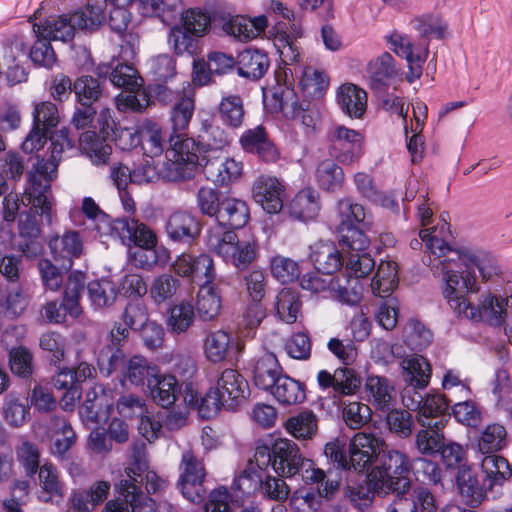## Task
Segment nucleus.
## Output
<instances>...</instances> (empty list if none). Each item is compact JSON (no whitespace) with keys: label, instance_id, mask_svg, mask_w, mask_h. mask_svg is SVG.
<instances>
[{"label":"nucleus","instance_id":"obj_1","mask_svg":"<svg viewBox=\"0 0 512 512\" xmlns=\"http://www.w3.org/2000/svg\"><path fill=\"white\" fill-rule=\"evenodd\" d=\"M419 237L428 252L442 259L443 295L478 293L480 286L475 268L483 282L506 279L497 258L486 250L464 246L452 248L443 239L432 235L429 229L421 230Z\"/></svg>","mask_w":512,"mask_h":512},{"label":"nucleus","instance_id":"obj_2","mask_svg":"<svg viewBox=\"0 0 512 512\" xmlns=\"http://www.w3.org/2000/svg\"><path fill=\"white\" fill-rule=\"evenodd\" d=\"M254 460L259 470L271 466L280 477L300 475L305 483L317 484L319 496L322 497H331L339 488L340 481L333 477L331 470L326 473L314 467V463L301 454L298 445L289 439H277L270 447L258 446Z\"/></svg>","mask_w":512,"mask_h":512},{"label":"nucleus","instance_id":"obj_3","mask_svg":"<svg viewBox=\"0 0 512 512\" xmlns=\"http://www.w3.org/2000/svg\"><path fill=\"white\" fill-rule=\"evenodd\" d=\"M51 156L48 159H38L30 172L31 186L25 190L24 197L48 224L52 222L53 198L50 192L51 182L57 178V169L61 161V154L73 147V141L68 137V130L63 128L50 133Z\"/></svg>","mask_w":512,"mask_h":512},{"label":"nucleus","instance_id":"obj_4","mask_svg":"<svg viewBox=\"0 0 512 512\" xmlns=\"http://www.w3.org/2000/svg\"><path fill=\"white\" fill-rule=\"evenodd\" d=\"M276 84L264 90L263 103L271 113L281 112L286 119L298 120L307 129H315L319 112L308 101H299L288 80L287 69L276 72Z\"/></svg>","mask_w":512,"mask_h":512},{"label":"nucleus","instance_id":"obj_5","mask_svg":"<svg viewBox=\"0 0 512 512\" xmlns=\"http://www.w3.org/2000/svg\"><path fill=\"white\" fill-rule=\"evenodd\" d=\"M384 446V441L375 435L358 432L350 441L349 458L338 442L327 443L324 453L337 468L364 472L376 466Z\"/></svg>","mask_w":512,"mask_h":512},{"label":"nucleus","instance_id":"obj_6","mask_svg":"<svg viewBox=\"0 0 512 512\" xmlns=\"http://www.w3.org/2000/svg\"><path fill=\"white\" fill-rule=\"evenodd\" d=\"M104 21L102 7L93 6L91 0L85 10L71 15L50 16L41 24H34L33 30L38 36L53 40L69 42L75 36V30L94 29Z\"/></svg>","mask_w":512,"mask_h":512},{"label":"nucleus","instance_id":"obj_7","mask_svg":"<svg viewBox=\"0 0 512 512\" xmlns=\"http://www.w3.org/2000/svg\"><path fill=\"white\" fill-rule=\"evenodd\" d=\"M207 246L239 271L247 269L259 254V245L254 238L240 240L234 231L220 228L208 230Z\"/></svg>","mask_w":512,"mask_h":512},{"label":"nucleus","instance_id":"obj_8","mask_svg":"<svg viewBox=\"0 0 512 512\" xmlns=\"http://www.w3.org/2000/svg\"><path fill=\"white\" fill-rule=\"evenodd\" d=\"M411 460L398 450H384L376 464L381 473V489L385 493H404L410 490L411 481L408 478Z\"/></svg>","mask_w":512,"mask_h":512},{"label":"nucleus","instance_id":"obj_9","mask_svg":"<svg viewBox=\"0 0 512 512\" xmlns=\"http://www.w3.org/2000/svg\"><path fill=\"white\" fill-rule=\"evenodd\" d=\"M178 486L183 496L192 503H200L206 496L204 481L206 470L202 459L198 458L191 450L182 454L179 465Z\"/></svg>","mask_w":512,"mask_h":512},{"label":"nucleus","instance_id":"obj_10","mask_svg":"<svg viewBox=\"0 0 512 512\" xmlns=\"http://www.w3.org/2000/svg\"><path fill=\"white\" fill-rule=\"evenodd\" d=\"M146 444L135 441L130 447V462L124 470V475L115 484V491L120 497L146 495L140 490L138 483L143 481L142 473L148 468Z\"/></svg>","mask_w":512,"mask_h":512},{"label":"nucleus","instance_id":"obj_11","mask_svg":"<svg viewBox=\"0 0 512 512\" xmlns=\"http://www.w3.org/2000/svg\"><path fill=\"white\" fill-rule=\"evenodd\" d=\"M102 233L118 237L123 244H134L146 250H152L157 243L153 230L134 218L123 217L114 219L108 224V230Z\"/></svg>","mask_w":512,"mask_h":512},{"label":"nucleus","instance_id":"obj_12","mask_svg":"<svg viewBox=\"0 0 512 512\" xmlns=\"http://www.w3.org/2000/svg\"><path fill=\"white\" fill-rule=\"evenodd\" d=\"M172 269L178 276L189 278L200 286L211 284L216 276L213 259L207 254L183 253L175 259Z\"/></svg>","mask_w":512,"mask_h":512},{"label":"nucleus","instance_id":"obj_13","mask_svg":"<svg viewBox=\"0 0 512 512\" xmlns=\"http://www.w3.org/2000/svg\"><path fill=\"white\" fill-rule=\"evenodd\" d=\"M317 382L322 389L332 388L334 396L343 397L356 394L361 388L362 379L351 365H343L335 369L334 373L319 371Z\"/></svg>","mask_w":512,"mask_h":512},{"label":"nucleus","instance_id":"obj_14","mask_svg":"<svg viewBox=\"0 0 512 512\" xmlns=\"http://www.w3.org/2000/svg\"><path fill=\"white\" fill-rule=\"evenodd\" d=\"M216 390L222 396L224 408L235 410L246 402L250 395L248 381L237 370H223L217 380Z\"/></svg>","mask_w":512,"mask_h":512},{"label":"nucleus","instance_id":"obj_15","mask_svg":"<svg viewBox=\"0 0 512 512\" xmlns=\"http://www.w3.org/2000/svg\"><path fill=\"white\" fill-rule=\"evenodd\" d=\"M48 246L54 261L64 270L71 269L74 259L79 258L84 250L82 238L74 230L51 237Z\"/></svg>","mask_w":512,"mask_h":512},{"label":"nucleus","instance_id":"obj_16","mask_svg":"<svg viewBox=\"0 0 512 512\" xmlns=\"http://www.w3.org/2000/svg\"><path fill=\"white\" fill-rule=\"evenodd\" d=\"M112 392L103 385L96 384L86 392L79 414L86 423H100L106 421L111 413L113 402Z\"/></svg>","mask_w":512,"mask_h":512},{"label":"nucleus","instance_id":"obj_17","mask_svg":"<svg viewBox=\"0 0 512 512\" xmlns=\"http://www.w3.org/2000/svg\"><path fill=\"white\" fill-rule=\"evenodd\" d=\"M201 167L206 178L216 185H226L237 180L243 169V164L234 158L215 155H202Z\"/></svg>","mask_w":512,"mask_h":512},{"label":"nucleus","instance_id":"obj_18","mask_svg":"<svg viewBox=\"0 0 512 512\" xmlns=\"http://www.w3.org/2000/svg\"><path fill=\"white\" fill-rule=\"evenodd\" d=\"M100 117L103 119L100 136L97 132L89 130L81 134L79 144L84 153L91 159L94 164H106L109 156L112 153V147L106 142V137L110 131H113V126L109 123L107 114L101 113Z\"/></svg>","mask_w":512,"mask_h":512},{"label":"nucleus","instance_id":"obj_19","mask_svg":"<svg viewBox=\"0 0 512 512\" xmlns=\"http://www.w3.org/2000/svg\"><path fill=\"white\" fill-rule=\"evenodd\" d=\"M165 231L171 241L189 244L200 235L201 225L194 214L179 210L168 216Z\"/></svg>","mask_w":512,"mask_h":512},{"label":"nucleus","instance_id":"obj_20","mask_svg":"<svg viewBox=\"0 0 512 512\" xmlns=\"http://www.w3.org/2000/svg\"><path fill=\"white\" fill-rule=\"evenodd\" d=\"M283 186L271 176L258 177L252 186V196L256 203L270 214H276L283 207Z\"/></svg>","mask_w":512,"mask_h":512},{"label":"nucleus","instance_id":"obj_21","mask_svg":"<svg viewBox=\"0 0 512 512\" xmlns=\"http://www.w3.org/2000/svg\"><path fill=\"white\" fill-rule=\"evenodd\" d=\"M459 496L470 508H477L487 497V490L471 466H462L455 475Z\"/></svg>","mask_w":512,"mask_h":512},{"label":"nucleus","instance_id":"obj_22","mask_svg":"<svg viewBox=\"0 0 512 512\" xmlns=\"http://www.w3.org/2000/svg\"><path fill=\"white\" fill-rule=\"evenodd\" d=\"M196 143L198 153L215 155L230 145L231 138L224 128L211 119H204L196 135Z\"/></svg>","mask_w":512,"mask_h":512},{"label":"nucleus","instance_id":"obj_23","mask_svg":"<svg viewBox=\"0 0 512 512\" xmlns=\"http://www.w3.org/2000/svg\"><path fill=\"white\" fill-rule=\"evenodd\" d=\"M422 428L415 434L414 446L421 455L432 456L443 448L445 441L442 429L445 426V419L431 421L429 419H419L418 422Z\"/></svg>","mask_w":512,"mask_h":512},{"label":"nucleus","instance_id":"obj_24","mask_svg":"<svg viewBox=\"0 0 512 512\" xmlns=\"http://www.w3.org/2000/svg\"><path fill=\"white\" fill-rule=\"evenodd\" d=\"M241 147L248 153L255 154L264 162H274L279 153L263 126L246 130L240 137Z\"/></svg>","mask_w":512,"mask_h":512},{"label":"nucleus","instance_id":"obj_25","mask_svg":"<svg viewBox=\"0 0 512 512\" xmlns=\"http://www.w3.org/2000/svg\"><path fill=\"white\" fill-rule=\"evenodd\" d=\"M364 392L368 402L378 410L388 411L396 404V389L384 376H368L364 383Z\"/></svg>","mask_w":512,"mask_h":512},{"label":"nucleus","instance_id":"obj_26","mask_svg":"<svg viewBox=\"0 0 512 512\" xmlns=\"http://www.w3.org/2000/svg\"><path fill=\"white\" fill-rule=\"evenodd\" d=\"M249 216V208L245 201L225 196L215 218L217 225L213 228H220L222 231L240 229L247 224Z\"/></svg>","mask_w":512,"mask_h":512},{"label":"nucleus","instance_id":"obj_27","mask_svg":"<svg viewBox=\"0 0 512 512\" xmlns=\"http://www.w3.org/2000/svg\"><path fill=\"white\" fill-rule=\"evenodd\" d=\"M252 380L256 387L268 391L283 375L276 356L264 353L251 363Z\"/></svg>","mask_w":512,"mask_h":512},{"label":"nucleus","instance_id":"obj_28","mask_svg":"<svg viewBox=\"0 0 512 512\" xmlns=\"http://www.w3.org/2000/svg\"><path fill=\"white\" fill-rule=\"evenodd\" d=\"M309 258L318 272L332 275L343 265V257L332 242L319 241L310 246Z\"/></svg>","mask_w":512,"mask_h":512},{"label":"nucleus","instance_id":"obj_29","mask_svg":"<svg viewBox=\"0 0 512 512\" xmlns=\"http://www.w3.org/2000/svg\"><path fill=\"white\" fill-rule=\"evenodd\" d=\"M96 74L99 78H109L115 87L130 92L142 85V78L138 76L137 70L128 64H117L115 67L110 64H101L96 68Z\"/></svg>","mask_w":512,"mask_h":512},{"label":"nucleus","instance_id":"obj_30","mask_svg":"<svg viewBox=\"0 0 512 512\" xmlns=\"http://www.w3.org/2000/svg\"><path fill=\"white\" fill-rule=\"evenodd\" d=\"M362 135L353 129L338 126L333 132L334 149L345 150L337 155L338 160L343 164H352L361 157Z\"/></svg>","mask_w":512,"mask_h":512},{"label":"nucleus","instance_id":"obj_31","mask_svg":"<svg viewBox=\"0 0 512 512\" xmlns=\"http://www.w3.org/2000/svg\"><path fill=\"white\" fill-rule=\"evenodd\" d=\"M370 88L377 94L382 95L388 87L389 79L397 75L394 66V59L388 52H385L370 61L367 67Z\"/></svg>","mask_w":512,"mask_h":512},{"label":"nucleus","instance_id":"obj_32","mask_svg":"<svg viewBox=\"0 0 512 512\" xmlns=\"http://www.w3.org/2000/svg\"><path fill=\"white\" fill-rule=\"evenodd\" d=\"M340 217L339 232L345 228H362L369 230L372 227V216L366 209L350 199H341L337 203Z\"/></svg>","mask_w":512,"mask_h":512},{"label":"nucleus","instance_id":"obj_33","mask_svg":"<svg viewBox=\"0 0 512 512\" xmlns=\"http://www.w3.org/2000/svg\"><path fill=\"white\" fill-rule=\"evenodd\" d=\"M267 27V18L264 15L253 19L242 16H230L224 23L223 29L241 41H248L259 36Z\"/></svg>","mask_w":512,"mask_h":512},{"label":"nucleus","instance_id":"obj_34","mask_svg":"<svg viewBox=\"0 0 512 512\" xmlns=\"http://www.w3.org/2000/svg\"><path fill=\"white\" fill-rule=\"evenodd\" d=\"M195 320L194 305L191 301L182 300L167 310L165 324L172 335H182L188 332Z\"/></svg>","mask_w":512,"mask_h":512},{"label":"nucleus","instance_id":"obj_35","mask_svg":"<svg viewBox=\"0 0 512 512\" xmlns=\"http://www.w3.org/2000/svg\"><path fill=\"white\" fill-rule=\"evenodd\" d=\"M269 66L267 54L259 50L246 49L237 58L238 74L253 81L262 78Z\"/></svg>","mask_w":512,"mask_h":512},{"label":"nucleus","instance_id":"obj_36","mask_svg":"<svg viewBox=\"0 0 512 512\" xmlns=\"http://www.w3.org/2000/svg\"><path fill=\"white\" fill-rule=\"evenodd\" d=\"M195 310L204 322L214 321L221 310V291L214 284H202L197 293Z\"/></svg>","mask_w":512,"mask_h":512},{"label":"nucleus","instance_id":"obj_37","mask_svg":"<svg viewBox=\"0 0 512 512\" xmlns=\"http://www.w3.org/2000/svg\"><path fill=\"white\" fill-rule=\"evenodd\" d=\"M321 209L319 193L307 188L299 191L289 204L290 215L298 220L315 219Z\"/></svg>","mask_w":512,"mask_h":512},{"label":"nucleus","instance_id":"obj_38","mask_svg":"<svg viewBox=\"0 0 512 512\" xmlns=\"http://www.w3.org/2000/svg\"><path fill=\"white\" fill-rule=\"evenodd\" d=\"M37 472L42 493L40 500L48 503L51 502L53 498H63L65 484L61 480L60 472L57 467L50 462H45Z\"/></svg>","mask_w":512,"mask_h":512},{"label":"nucleus","instance_id":"obj_39","mask_svg":"<svg viewBox=\"0 0 512 512\" xmlns=\"http://www.w3.org/2000/svg\"><path fill=\"white\" fill-rule=\"evenodd\" d=\"M337 101L346 115L359 119L366 111L367 94L354 84H345L339 88Z\"/></svg>","mask_w":512,"mask_h":512},{"label":"nucleus","instance_id":"obj_40","mask_svg":"<svg viewBox=\"0 0 512 512\" xmlns=\"http://www.w3.org/2000/svg\"><path fill=\"white\" fill-rule=\"evenodd\" d=\"M506 427L500 423L486 425L476 438L477 451L480 454L499 453L508 445Z\"/></svg>","mask_w":512,"mask_h":512},{"label":"nucleus","instance_id":"obj_41","mask_svg":"<svg viewBox=\"0 0 512 512\" xmlns=\"http://www.w3.org/2000/svg\"><path fill=\"white\" fill-rule=\"evenodd\" d=\"M217 114L222 122L228 128H240L245 119L244 101L240 95L227 94L222 96L218 106Z\"/></svg>","mask_w":512,"mask_h":512},{"label":"nucleus","instance_id":"obj_42","mask_svg":"<svg viewBox=\"0 0 512 512\" xmlns=\"http://www.w3.org/2000/svg\"><path fill=\"white\" fill-rule=\"evenodd\" d=\"M168 146L166 157L172 154V157L180 158L190 165L201 166L202 154L197 153L196 138L187 137L185 132L172 133L168 139Z\"/></svg>","mask_w":512,"mask_h":512},{"label":"nucleus","instance_id":"obj_43","mask_svg":"<svg viewBox=\"0 0 512 512\" xmlns=\"http://www.w3.org/2000/svg\"><path fill=\"white\" fill-rule=\"evenodd\" d=\"M159 367L150 363L145 357L135 355L124 365L123 375L131 384L149 385L158 376Z\"/></svg>","mask_w":512,"mask_h":512},{"label":"nucleus","instance_id":"obj_44","mask_svg":"<svg viewBox=\"0 0 512 512\" xmlns=\"http://www.w3.org/2000/svg\"><path fill=\"white\" fill-rule=\"evenodd\" d=\"M268 392L278 403L284 406L302 403L306 398L303 385L285 374L278 379Z\"/></svg>","mask_w":512,"mask_h":512},{"label":"nucleus","instance_id":"obj_45","mask_svg":"<svg viewBox=\"0 0 512 512\" xmlns=\"http://www.w3.org/2000/svg\"><path fill=\"white\" fill-rule=\"evenodd\" d=\"M153 400L162 408L168 409L177 399L178 381L173 375L158 372L148 385Z\"/></svg>","mask_w":512,"mask_h":512},{"label":"nucleus","instance_id":"obj_46","mask_svg":"<svg viewBox=\"0 0 512 512\" xmlns=\"http://www.w3.org/2000/svg\"><path fill=\"white\" fill-rule=\"evenodd\" d=\"M405 380L420 388H426L430 382L431 367L426 358L414 354L405 357L401 362Z\"/></svg>","mask_w":512,"mask_h":512},{"label":"nucleus","instance_id":"obj_47","mask_svg":"<svg viewBox=\"0 0 512 512\" xmlns=\"http://www.w3.org/2000/svg\"><path fill=\"white\" fill-rule=\"evenodd\" d=\"M232 343L230 333L221 329L212 331L204 340V354L212 363L222 362L228 357Z\"/></svg>","mask_w":512,"mask_h":512},{"label":"nucleus","instance_id":"obj_48","mask_svg":"<svg viewBox=\"0 0 512 512\" xmlns=\"http://www.w3.org/2000/svg\"><path fill=\"white\" fill-rule=\"evenodd\" d=\"M398 284L397 264L394 261H381L371 283L374 295L389 297Z\"/></svg>","mask_w":512,"mask_h":512},{"label":"nucleus","instance_id":"obj_49","mask_svg":"<svg viewBox=\"0 0 512 512\" xmlns=\"http://www.w3.org/2000/svg\"><path fill=\"white\" fill-rule=\"evenodd\" d=\"M87 293L91 306L96 310L111 307L117 298L115 284L108 279L94 280L88 283Z\"/></svg>","mask_w":512,"mask_h":512},{"label":"nucleus","instance_id":"obj_50","mask_svg":"<svg viewBox=\"0 0 512 512\" xmlns=\"http://www.w3.org/2000/svg\"><path fill=\"white\" fill-rule=\"evenodd\" d=\"M302 302L297 291L291 288L281 289L275 301V309L278 317L288 323L296 322L301 312Z\"/></svg>","mask_w":512,"mask_h":512},{"label":"nucleus","instance_id":"obj_51","mask_svg":"<svg viewBox=\"0 0 512 512\" xmlns=\"http://www.w3.org/2000/svg\"><path fill=\"white\" fill-rule=\"evenodd\" d=\"M102 78L90 75L78 77L73 83V92L78 105H94L103 96Z\"/></svg>","mask_w":512,"mask_h":512},{"label":"nucleus","instance_id":"obj_52","mask_svg":"<svg viewBox=\"0 0 512 512\" xmlns=\"http://www.w3.org/2000/svg\"><path fill=\"white\" fill-rule=\"evenodd\" d=\"M193 92L190 89L188 92H183L173 105L171 110L170 120L172 123L173 133L185 132L192 119L195 102Z\"/></svg>","mask_w":512,"mask_h":512},{"label":"nucleus","instance_id":"obj_53","mask_svg":"<svg viewBox=\"0 0 512 512\" xmlns=\"http://www.w3.org/2000/svg\"><path fill=\"white\" fill-rule=\"evenodd\" d=\"M30 407L24 398L14 393H9L4 397L2 414L5 421L11 427H21L30 419Z\"/></svg>","mask_w":512,"mask_h":512},{"label":"nucleus","instance_id":"obj_54","mask_svg":"<svg viewBox=\"0 0 512 512\" xmlns=\"http://www.w3.org/2000/svg\"><path fill=\"white\" fill-rule=\"evenodd\" d=\"M285 428L298 440L312 439L317 432V417L310 410L301 411L287 419Z\"/></svg>","mask_w":512,"mask_h":512},{"label":"nucleus","instance_id":"obj_55","mask_svg":"<svg viewBox=\"0 0 512 512\" xmlns=\"http://www.w3.org/2000/svg\"><path fill=\"white\" fill-rule=\"evenodd\" d=\"M482 471L489 480V489L494 485H502L504 481L511 476L510 465L508 461L498 453L482 454Z\"/></svg>","mask_w":512,"mask_h":512},{"label":"nucleus","instance_id":"obj_56","mask_svg":"<svg viewBox=\"0 0 512 512\" xmlns=\"http://www.w3.org/2000/svg\"><path fill=\"white\" fill-rule=\"evenodd\" d=\"M235 64H237V61H235L232 55L222 52H211L205 64L209 73L195 70L193 81L200 86L206 85L211 80L210 74H224L232 69Z\"/></svg>","mask_w":512,"mask_h":512},{"label":"nucleus","instance_id":"obj_57","mask_svg":"<svg viewBox=\"0 0 512 512\" xmlns=\"http://www.w3.org/2000/svg\"><path fill=\"white\" fill-rule=\"evenodd\" d=\"M155 502L147 495L120 497L106 503L103 512H154Z\"/></svg>","mask_w":512,"mask_h":512},{"label":"nucleus","instance_id":"obj_58","mask_svg":"<svg viewBox=\"0 0 512 512\" xmlns=\"http://www.w3.org/2000/svg\"><path fill=\"white\" fill-rule=\"evenodd\" d=\"M19 235L24 239L19 244L20 250L24 254L35 253V240L40 236L41 229L36 216L32 212H26L20 215L18 222Z\"/></svg>","mask_w":512,"mask_h":512},{"label":"nucleus","instance_id":"obj_59","mask_svg":"<svg viewBox=\"0 0 512 512\" xmlns=\"http://www.w3.org/2000/svg\"><path fill=\"white\" fill-rule=\"evenodd\" d=\"M393 51L400 57L405 58L408 63L413 61L424 62L428 56V42L414 46L411 41L400 34H393L390 37Z\"/></svg>","mask_w":512,"mask_h":512},{"label":"nucleus","instance_id":"obj_60","mask_svg":"<svg viewBox=\"0 0 512 512\" xmlns=\"http://www.w3.org/2000/svg\"><path fill=\"white\" fill-rule=\"evenodd\" d=\"M316 179L322 189L335 192L342 187L344 173L332 160H324L316 169Z\"/></svg>","mask_w":512,"mask_h":512},{"label":"nucleus","instance_id":"obj_61","mask_svg":"<svg viewBox=\"0 0 512 512\" xmlns=\"http://www.w3.org/2000/svg\"><path fill=\"white\" fill-rule=\"evenodd\" d=\"M181 283L175 276L164 273L156 277L150 286L149 295L156 304H161L174 297Z\"/></svg>","mask_w":512,"mask_h":512},{"label":"nucleus","instance_id":"obj_62","mask_svg":"<svg viewBox=\"0 0 512 512\" xmlns=\"http://www.w3.org/2000/svg\"><path fill=\"white\" fill-rule=\"evenodd\" d=\"M448 409L449 401L444 395L439 393L427 394L418 412L417 420L429 419L435 421L443 417L446 423L449 417Z\"/></svg>","mask_w":512,"mask_h":512},{"label":"nucleus","instance_id":"obj_63","mask_svg":"<svg viewBox=\"0 0 512 512\" xmlns=\"http://www.w3.org/2000/svg\"><path fill=\"white\" fill-rule=\"evenodd\" d=\"M410 471L417 480L423 483L442 486V470L436 462L424 457H416L411 460Z\"/></svg>","mask_w":512,"mask_h":512},{"label":"nucleus","instance_id":"obj_64","mask_svg":"<svg viewBox=\"0 0 512 512\" xmlns=\"http://www.w3.org/2000/svg\"><path fill=\"white\" fill-rule=\"evenodd\" d=\"M415 28L422 38L421 43H429L430 37L443 39L448 25L440 16L428 14L415 20Z\"/></svg>","mask_w":512,"mask_h":512}]
</instances>
